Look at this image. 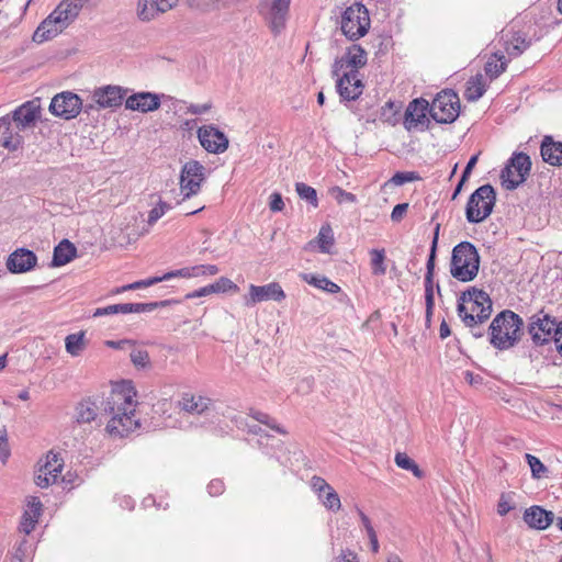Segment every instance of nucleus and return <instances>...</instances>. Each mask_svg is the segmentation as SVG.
<instances>
[{"mask_svg": "<svg viewBox=\"0 0 562 562\" xmlns=\"http://www.w3.org/2000/svg\"><path fill=\"white\" fill-rule=\"evenodd\" d=\"M205 167L198 160L186 162L181 169L180 189L184 199L195 195L205 180Z\"/></svg>", "mask_w": 562, "mask_h": 562, "instance_id": "obj_12", "label": "nucleus"}, {"mask_svg": "<svg viewBox=\"0 0 562 562\" xmlns=\"http://www.w3.org/2000/svg\"><path fill=\"white\" fill-rule=\"evenodd\" d=\"M368 61V54L364 48L358 44L350 45L346 53L336 58L331 66V76H338L344 69H348L346 72H353L359 76V69L364 67Z\"/></svg>", "mask_w": 562, "mask_h": 562, "instance_id": "obj_11", "label": "nucleus"}, {"mask_svg": "<svg viewBox=\"0 0 562 562\" xmlns=\"http://www.w3.org/2000/svg\"><path fill=\"white\" fill-rule=\"evenodd\" d=\"M480 269V255L470 241H461L452 249L450 261L451 276L461 282L475 279Z\"/></svg>", "mask_w": 562, "mask_h": 562, "instance_id": "obj_5", "label": "nucleus"}, {"mask_svg": "<svg viewBox=\"0 0 562 562\" xmlns=\"http://www.w3.org/2000/svg\"><path fill=\"white\" fill-rule=\"evenodd\" d=\"M211 286L214 289V293H225L238 289L232 280L225 277L220 278L216 282L212 283Z\"/></svg>", "mask_w": 562, "mask_h": 562, "instance_id": "obj_50", "label": "nucleus"}, {"mask_svg": "<svg viewBox=\"0 0 562 562\" xmlns=\"http://www.w3.org/2000/svg\"><path fill=\"white\" fill-rule=\"evenodd\" d=\"M210 109H211V104L210 103L190 104L188 106L187 113H191V114H194V115H201V114H204L207 111H210Z\"/></svg>", "mask_w": 562, "mask_h": 562, "instance_id": "obj_63", "label": "nucleus"}, {"mask_svg": "<svg viewBox=\"0 0 562 562\" xmlns=\"http://www.w3.org/2000/svg\"><path fill=\"white\" fill-rule=\"evenodd\" d=\"M560 329V321L557 317L546 313L543 310L533 314L529 318L527 331L535 346H544L551 342L555 344Z\"/></svg>", "mask_w": 562, "mask_h": 562, "instance_id": "obj_6", "label": "nucleus"}, {"mask_svg": "<svg viewBox=\"0 0 562 562\" xmlns=\"http://www.w3.org/2000/svg\"><path fill=\"white\" fill-rule=\"evenodd\" d=\"M507 164L512 166L516 172H518L517 180L508 181L509 186H507V190L512 191L526 181L530 173L531 160L530 157L525 153H515Z\"/></svg>", "mask_w": 562, "mask_h": 562, "instance_id": "obj_30", "label": "nucleus"}, {"mask_svg": "<svg viewBox=\"0 0 562 562\" xmlns=\"http://www.w3.org/2000/svg\"><path fill=\"white\" fill-rule=\"evenodd\" d=\"M49 111L55 116L71 120L82 111V100L71 91H63L52 99Z\"/></svg>", "mask_w": 562, "mask_h": 562, "instance_id": "obj_13", "label": "nucleus"}, {"mask_svg": "<svg viewBox=\"0 0 562 562\" xmlns=\"http://www.w3.org/2000/svg\"><path fill=\"white\" fill-rule=\"evenodd\" d=\"M99 415L97 400L86 398L79 402L75 409V418L78 424L91 423Z\"/></svg>", "mask_w": 562, "mask_h": 562, "instance_id": "obj_32", "label": "nucleus"}, {"mask_svg": "<svg viewBox=\"0 0 562 562\" xmlns=\"http://www.w3.org/2000/svg\"><path fill=\"white\" fill-rule=\"evenodd\" d=\"M484 92L485 85L483 82V77L479 75L468 81L464 95L468 101H477L484 94Z\"/></svg>", "mask_w": 562, "mask_h": 562, "instance_id": "obj_38", "label": "nucleus"}, {"mask_svg": "<svg viewBox=\"0 0 562 562\" xmlns=\"http://www.w3.org/2000/svg\"><path fill=\"white\" fill-rule=\"evenodd\" d=\"M336 562H359L357 554L349 550L345 549L336 558Z\"/></svg>", "mask_w": 562, "mask_h": 562, "instance_id": "obj_62", "label": "nucleus"}, {"mask_svg": "<svg viewBox=\"0 0 562 562\" xmlns=\"http://www.w3.org/2000/svg\"><path fill=\"white\" fill-rule=\"evenodd\" d=\"M554 520V514L540 506H531L524 513V521L532 529L544 530Z\"/></svg>", "mask_w": 562, "mask_h": 562, "instance_id": "obj_29", "label": "nucleus"}, {"mask_svg": "<svg viewBox=\"0 0 562 562\" xmlns=\"http://www.w3.org/2000/svg\"><path fill=\"white\" fill-rule=\"evenodd\" d=\"M169 210L171 205L167 202L159 201V203L149 211L147 224L153 226L159 218H161Z\"/></svg>", "mask_w": 562, "mask_h": 562, "instance_id": "obj_45", "label": "nucleus"}, {"mask_svg": "<svg viewBox=\"0 0 562 562\" xmlns=\"http://www.w3.org/2000/svg\"><path fill=\"white\" fill-rule=\"evenodd\" d=\"M249 416H251L258 423L268 426L269 428H271L272 430H276L277 432H279L281 435H285L286 434L285 429L283 427H281L276 422V419H273L272 417H270L268 414H266L263 412L250 409L249 411Z\"/></svg>", "mask_w": 562, "mask_h": 562, "instance_id": "obj_42", "label": "nucleus"}, {"mask_svg": "<svg viewBox=\"0 0 562 562\" xmlns=\"http://www.w3.org/2000/svg\"><path fill=\"white\" fill-rule=\"evenodd\" d=\"M291 0H262L258 5L259 14L263 18L273 35L283 32L286 25Z\"/></svg>", "mask_w": 562, "mask_h": 562, "instance_id": "obj_9", "label": "nucleus"}, {"mask_svg": "<svg viewBox=\"0 0 562 562\" xmlns=\"http://www.w3.org/2000/svg\"><path fill=\"white\" fill-rule=\"evenodd\" d=\"M514 506L512 505V496L510 494L503 493L499 497L498 504H497V514L501 516L507 515Z\"/></svg>", "mask_w": 562, "mask_h": 562, "instance_id": "obj_52", "label": "nucleus"}, {"mask_svg": "<svg viewBox=\"0 0 562 562\" xmlns=\"http://www.w3.org/2000/svg\"><path fill=\"white\" fill-rule=\"evenodd\" d=\"M269 207L272 212H280L283 210L284 207V202L282 200V196L280 193L278 192H273L271 195H270V202H269Z\"/></svg>", "mask_w": 562, "mask_h": 562, "instance_id": "obj_58", "label": "nucleus"}, {"mask_svg": "<svg viewBox=\"0 0 562 562\" xmlns=\"http://www.w3.org/2000/svg\"><path fill=\"white\" fill-rule=\"evenodd\" d=\"M323 505L333 512H337L341 507L339 495L333 487L325 492L324 498L322 497Z\"/></svg>", "mask_w": 562, "mask_h": 562, "instance_id": "obj_46", "label": "nucleus"}, {"mask_svg": "<svg viewBox=\"0 0 562 562\" xmlns=\"http://www.w3.org/2000/svg\"><path fill=\"white\" fill-rule=\"evenodd\" d=\"M191 273H192L191 272V267H186V268H181V269H178V270H173V271L167 272L162 277L150 278V280H157V283H158V282L170 280V279L177 278V277L193 278V276Z\"/></svg>", "mask_w": 562, "mask_h": 562, "instance_id": "obj_49", "label": "nucleus"}, {"mask_svg": "<svg viewBox=\"0 0 562 562\" xmlns=\"http://www.w3.org/2000/svg\"><path fill=\"white\" fill-rule=\"evenodd\" d=\"M40 114L41 105L40 101L36 99L24 102L18 106L10 116L16 125V128L19 131H24L25 128L33 127L35 125L36 121L40 119Z\"/></svg>", "mask_w": 562, "mask_h": 562, "instance_id": "obj_23", "label": "nucleus"}, {"mask_svg": "<svg viewBox=\"0 0 562 562\" xmlns=\"http://www.w3.org/2000/svg\"><path fill=\"white\" fill-rule=\"evenodd\" d=\"M42 513V503L38 497H31L27 502L26 509L22 516L20 531L30 535L35 528L38 517Z\"/></svg>", "mask_w": 562, "mask_h": 562, "instance_id": "obj_31", "label": "nucleus"}, {"mask_svg": "<svg viewBox=\"0 0 562 562\" xmlns=\"http://www.w3.org/2000/svg\"><path fill=\"white\" fill-rule=\"evenodd\" d=\"M127 92V88L108 85L94 89L92 100L100 109L119 108L122 105Z\"/></svg>", "mask_w": 562, "mask_h": 562, "instance_id": "obj_18", "label": "nucleus"}, {"mask_svg": "<svg viewBox=\"0 0 562 562\" xmlns=\"http://www.w3.org/2000/svg\"><path fill=\"white\" fill-rule=\"evenodd\" d=\"M224 488L225 486L222 480H212L207 485V492L211 496L221 495Z\"/></svg>", "mask_w": 562, "mask_h": 562, "instance_id": "obj_59", "label": "nucleus"}, {"mask_svg": "<svg viewBox=\"0 0 562 562\" xmlns=\"http://www.w3.org/2000/svg\"><path fill=\"white\" fill-rule=\"evenodd\" d=\"M336 78V90L345 101H355L363 92L364 85L353 72H339Z\"/></svg>", "mask_w": 562, "mask_h": 562, "instance_id": "obj_21", "label": "nucleus"}, {"mask_svg": "<svg viewBox=\"0 0 562 562\" xmlns=\"http://www.w3.org/2000/svg\"><path fill=\"white\" fill-rule=\"evenodd\" d=\"M407 209H408V203L396 204L391 213L392 221L400 222L404 217Z\"/></svg>", "mask_w": 562, "mask_h": 562, "instance_id": "obj_60", "label": "nucleus"}, {"mask_svg": "<svg viewBox=\"0 0 562 562\" xmlns=\"http://www.w3.org/2000/svg\"><path fill=\"white\" fill-rule=\"evenodd\" d=\"M356 509H357V513L359 515L361 524H362L363 528L366 529L367 533L370 531H373L374 528L371 524L370 518L360 508L357 507Z\"/></svg>", "mask_w": 562, "mask_h": 562, "instance_id": "obj_64", "label": "nucleus"}, {"mask_svg": "<svg viewBox=\"0 0 562 562\" xmlns=\"http://www.w3.org/2000/svg\"><path fill=\"white\" fill-rule=\"evenodd\" d=\"M525 459L530 467L532 479L540 480L548 476L549 470L548 468L540 461L539 458L526 453Z\"/></svg>", "mask_w": 562, "mask_h": 562, "instance_id": "obj_40", "label": "nucleus"}, {"mask_svg": "<svg viewBox=\"0 0 562 562\" xmlns=\"http://www.w3.org/2000/svg\"><path fill=\"white\" fill-rule=\"evenodd\" d=\"M439 229L440 224H437L434 232V237L430 247V254L426 263V276H425V303H426V318L429 322L432 315V310L435 305L434 299V271H435V260H436V251L439 239Z\"/></svg>", "mask_w": 562, "mask_h": 562, "instance_id": "obj_14", "label": "nucleus"}, {"mask_svg": "<svg viewBox=\"0 0 562 562\" xmlns=\"http://www.w3.org/2000/svg\"><path fill=\"white\" fill-rule=\"evenodd\" d=\"M371 256V269L374 276H383L386 272L385 250L384 249H372Z\"/></svg>", "mask_w": 562, "mask_h": 562, "instance_id": "obj_41", "label": "nucleus"}, {"mask_svg": "<svg viewBox=\"0 0 562 562\" xmlns=\"http://www.w3.org/2000/svg\"><path fill=\"white\" fill-rule=\"evenodd\" d=\"M420 176L415 171H405V172H396L392 179L391 182L395 186H403L407 182H413L416 180H419Z\"/></svg>", "mask_w": 562, "mask_h": 562, "instance_id": "obj_47", "label": "nucleus"}, {"mask_svg": "<svg viewBox=\"0 0 562 562\" xmlns=\"http://www.w3.org/2000/svg\"><path fill=\"white\" fill-rule=\"evenodd\" d=\"M311 483L313 490L318 493L319 498H322L323 493L331 487L323 477L316 475L312 477Z\"/></svg>", "mask_w": 562, "mask_h": 562, "instance_id": "obj_57", "label": "nucleus"}, {"mask_svg": "<svg viewBox=\"0 0 562 562\" xmlns=\"http://www.w3.org/2000/svg\"><path fill=\"white\" fill-rule=\"evenodd\" d=\"M517 178L518 172L507 164L501 172L502 186L507 190V186H509L508 181L517 180Z\"/></svg>", "mask_w": 562, "mask_h": 562, "instance_id": "obj_55", "label": "nucleus"}, {"mask_svg": "<svg viewBox=\"0 0 562 562\" xmlns=\"http://www.w3.org/2000/svg\"><path fill=\"white\" fill-rule=\"evenodd\" d=\"M191 8L202 11H211L216 9V0H188Z\"/></svg>", "mask_w": 562, "mask_h": 562, "instance_id": "obj_56", "label": "nucleus"}, {"mask_svg": "<svg viewBox=\"0 0 562 562\" xmlns=\"http://www.w3.org/2000/svg\"><path fill=\"white\" fill-rule=\"evenodd\" d=\"M13 123L10 114L0 117V145L9 151H16L24 143L22 131Z\"/></svg>", "mask_w": 562, "mask_h": 562, "instance_id": "obj_24", "label": "nucleus"}, {"mask_svg": "<svg viewBox=\"0 0 562 562\" xmlns=\"http://www.w3.org/2000/svg\"><path fill=\"white\" fill-rule=\"evenodd\" d=\"M212 293H214V289L211 286V284H209V285L200 288L191 293H188L186 295V299H195V297L206 296Z\"/></svg>", "mask_w": 562, "mask_h": 562, "instance_id": "obj_61", "label": "nucleus"}, {"mask_svg": "<svg viewBox=\"0 0 562 562\" xmlns=\"http://www.w3.org/2000/svg\"><path fill=\"white\" fill-rule=\"evenodd\" d=\"M317 244L322 252H329V248L334 245V234L329 225L321 227L317 236Z\"/></svg>", "mask_w": 562, "mask_h": 562, "instance_id": "obj_43", "label": "nucleus"}, {"mask_svg": "<svg viewBox=\"0 0 562 562\" xmlns=\"http://www.w3.org/2000/svg\"><path fill=\"white\" fill-rule=\"evenodd\" d=\"M458 304V315L468 327L487 321L492 313V301L482 290L472 288L463 292Z\"/></svg>", "mask_w": 562, "mask_h": 562, "instance_id": "obj_4", "label": "nucleus"}, {"mask_svg": "<svg viewBox=\"0 0 562 562\" xmlns=\"http://www.w3.org/2000/svg\"><path fill=\"white\" fill-rule=\"evenodd\" d=\"M36 263L37 257L33 251L19 248L9 256L7 267L12 273H24L32 270Z\"/></svg>", "mask_w": 562, "mask_h": 562, "instance_id": "obj_27", "label": "nucleus"}, {"mask_svg": "<svg viewBox=\"0 0 562 562\" xmlns=\"http://www.w3.org/2000/svg\"><path fill=\"white\" fill-rule=\"evenodd\" d=\"M168 301L150 302V303H120L105 307H99L93 312L94 317H101L114 314L145 313L153 312L159 306H166Z\"/></svg>", "mask_w": 562, "mask_h": 562, "instance_id": "obj_20", "label": "nucleus"}, {"mask_svg": "<svg viewBox=\"0 0 562 562\" xmlns=\"http://www.w3.org/2000/svg\"><path fill=\"white\" fill-rule=\"evenodd\" d=\"M530 45V42L520 33H514L510 38L505 42V50L509 57L520 56Z\"/></svg>", "mask_w": 562, "mask_h": 562, "instance_id": "obj_34", "label": "nucleus"}, {"mask_svg": "<svg viewBox=\"0 0 562 562\" xmlns=\"http://www.w3.org/2000/svg\"><path fill=\"white\" fill-rule=\"evenodd\" d=\"M156 283H157V280H150V278H149V279H146V280L136 281V282L127 284V285L115 288L114 290L111 291V293L112 294H120V293H123V292L128 291V290L142 289V288L154 285Z\"/></svg>", "mask_w": 562, "mask_h": 562, "instance_id": "obj_48", "label": "nucleus"}, {"mask_svg": "<svg viewBox=\"0 0 562 562\" xmlns=\"http://www.w3.org/2000/svg\"><path fill=\"white\" fill-rule=\"evenodd\" d=\"M136 392L130 382H124L112 389L102 401L101 415L109 416L106 431L113 438H123L139 427L135 417L137 402Z\"/></svg>", "mask_w": 562, "mask_h": 562, "instance_id": "obj_1", "label": "nucleus"}, {"mask_svg": "<svg viewBox=\"0 0 562 562\" xmlns=\"http://www.w3.org/2000/svg\"><path fill=\"white\" fill-rule=\"evenodd\" d=\"M63 468V459L57 453L50 451L46 456L45 463L40 465L35 475V484L42 488L48 487L57 481Z\"/></svg>", "mask_w": 562, "mask_h": 562, "instance_id": "obj_17", "label": "nucleus"}, {"mask_svg": "<svg viewBox=\"0 0 562 562\" xmlns=\"http://www.w3.org/2000/svg\"><path fill=\"white\" fill-rule=\"evenodd\" d=\"M394 461L398 468L411 471L414 474V476L418 479H422L424 476V473L419 469L418 464L405 452H397L395 454Z\"/></svg>", "mask_w": 562, "mask_h": 562, "instance_id": "obj_39", "label": "nucleus"}, {"mask_svg": "<svg viewBox=\"0 0 562 562\" xmlns=\"http://www.w3.org/2000/svg\"><path fill=\"white\" fill-rule=\"evenodd\" d=\"M508 60L503 54H493L485 64V74L491 79L497 78L501 74L506 70Z\"/></svg>", "mask_w": 562, "mask_h": 562, "instance_id": "obj_35", "label": "nucleus"}, {"mask_svg": "<svg viewBox=\"0 0 562 562\" xmlns=\"http://www.w3.org/2000/svg\"><path fill=\"white\" fill-rule=\"evenodd\" d=\"M201 146L211 154H222L228 148L227 136L213 124L203 125L198 130Z\"/></svg>", "mask_w": 562, "mask_h": 562, "instance_id": "obj_15", "label": "nucleus"}, {"mask_svg": "<svg viewBox=\"0 0 562 562\" xmlns=\"http://www.w3.org/2000/svg\"><path fill=\"white\" fill-rule=\"evenodd\" d=\"M86 345L83 331L70 334L65 338L66 351L72 357H78L85 350Z\"/></svg>", "mask_w": 562, "mask_h": 562, "instance_id": "obj_36", "label": "nucleus"}, {"mask_svg": "<svg viewBox=\"0 0 562 562\" xmlns=\"http://www.w3.org/2000/svg\"><path fill=\"white\" fill-rule=\"evenodd\" d=\"M331 194L339 204L345 203V202H347V203L357 202V196L353 193L347 192L339 187L333 188Z\"/></svg>", "mask_w": 562, "mask_h": 562, "instance_id": "obj_51", "label": "nucleus"}, {"mask_svg": "<svg viewBox=\"0 0 562 562\" xmlns=\"http://www.w3.org/2000/svg\"><path fill=\"white\" fill-rule=\"evenodd\" d=\"M86 0H61L54 11L38 25L33 40L36 43L48 41L66 27L79 15Z\"/></svg>", "mask_w": 562, "mask_h": 562, "instance_id": "obj_2", "label": "nucleus"}, {"mask_svg": "<svg viewBox=\"0 0 562 562\" xmlns=\"http://www.w3.org/2000/svg\"><path fill=\"white\" fill-rule=\"evenodd\" d=\"M284 299L285 293L282 290L281 285L277 282H271L266 285L250 284L249 293L245 297V304L247 306H252L263 301L272 300L276 302H280Z\"/></svg>", "mask_w": 562, "mask_h": 562, "instance_id": "obj_19", "label": "nucleus"}, {"mask_svg": "<svg viewBox=\"0 0 562 562\" xmlns=\"http://www.w3.org/2000/svg\"><path fill=\"white\" fill-rule=\"evenodd\" d=\"M131 361L137 367H145L149 361V356L146 350H133L131 352Z\"/></svg>", "mask_w": 562, "mask_h": 562, "instance_id": "obj_53", "label": "nucleus"}, {"mask_svg": "<svg viewBox=\"0 0 562 562\" xmlns=\"http://www.w3.org/2000/svg\"><path fill=\"white\" fill-rule=\"evenodd\" d=\"M181 412L190 415H206L214 406L210 397L186 392L177 403Z\"/></svg>", "mask_w": 562, "mask_h": 562, "instance_id": "obj_25", "label": "nucleus"}, {"mask_svg": "<svg viewBox=\"0 0 562 562\" xmlns=\"http://www.w3.org/2000/svg\"><path fill=\"white\" fill-rule=\"evenodd\" d=\"M10 457L7 430H0V460L4 463Z\"/></svg>", "mask_w": 562, "mask_h": 562, "instance_id": "obj_54", "label": "nucleus"}, {"mask_svg": "<svg viewBox=\"0 0 562 562\" xmlns=\"http://www.w3.org/2000/svg\"><path fill=\"white\" fill-rule=\"evenodd\" d=\"M460 113V100L453 91H442L432 100L429 109L430 116L440 124L452 123Z\"/></svg>", "mask_w": 562, "mask_h": 562, "instance_id": "obj_10", "label": "nucleus"}, {"mask_svg": "<svg viewBox=\"0 0 562 562\" xmlns=\"http://www.w3.org/2000/svg\"><path fill=\"white\" fill-rule=\"evenodd\" d=\"M522 326L524 321L518 314L509 310L501 312L488 327L491 345L498 350L514 347L521 338Z\"/></svg>", "mask_w": 562, "mask_h": 562, "instance_id": "obj_3", "label": "nucleus"}, {"mask_svg": "<svg viewBox=\"0 0 562 562\" xmlns=\"http://www.w3.org/2000/svg\"><path fill=\"white\" fill-rule=\"evenodd\" d=\"M178 3L179 0H138L136 14L142 22H150L175 9Z\"/></svg>", "mask_w": 562, "mask_h": 562, "instance_id": "obj_16", "label": "nucleus"}, {"mask_svg": "<svg viewBox=\"0 0 562 562\" xmlns=\"http://www.w3.org/2000/svg\"><path fill=\"white\" fill-rule=\"evenodd\" d=\"M160 95L154 92L142 91L131 94L125 100V108L130 111L148 113L160 108Z\"/></svg>", "mask_w": 562, "mask_h": 562, "instance_id": "obj_26", "label": "nucleus"}, {"mask_svg": "<svg viewBox=\"0 0 562 562\" xmlns=\"http://www.w3.org/2000/svg\"><path fill=\"white\" fill-rule=\"evenodd\" d=\"M430 105L425 99H415L409 102L405 111L404 126L407 131H412L418 127L426 128L429 120L427 113L429 112Z\"/></svg>", "mask_w": 562, "mask_h": 562, "instance_id": "obj_22", "label": "nucleus"}, {"mask_svg": "<svg viewBox=\"0 0 562 562\" xmlns=\"http://www.w3.org/2000/svg\"><path fill=\"white\" fill-rule=\"evenodd\" d=\"M496 201V193L492 186L484 184L477 188L470 196L467 207L465 217L469 223H481L493 211Z\"/></svg>", "mask_w": 562, "mask_h": 562, "instance_id": "obj_8", "label": "nucleus"}, {"mask_svg": "<svg viewBox=\"0 0 562 562\" xmlns=\"http://www.w3.org/2000/svg\"><path fill=\"white\" fill-rule=\"evenodd\" d=\"M76 247L68 239H64L54 249L52 266H65L76 257Z\"/></svg>", "mask_w": 562, "mask_h": 562, "instance_id": "obj_33", "label": "nucleus"}, {"mask_svg": "<svg viewBox=\"0 0 562 562\" xmlns=\"http://www.w3.org/2000/svg\"><path fill=\"white\" fill-rule=\"evenodd\" d=\"M340 27L344 35L350 41L363 37L370 29L368 9L359 2L352 3L341 14Z\"/></svg>", "mask_w": 562, "mask_h": 562, "instance_id": "obj_7", "label": "nucleus"}, {"mask_svg": "<svg viewBox=\"0 0 562 562\" xmlns=\"http://www.w3.org/2000/svg\"><path fill=\"white\" fill-rule=\"evenodd\" d=\"M542 160L552 166H562V142L554 140L553 136L544 135L540 145Z\"/></svg>", "mask_w": 562, "mask_h": 562, "instance_id": "obj_28", "label": "nucleus"}, {"mask_svg": "<svg viewBox=\"0 0 562 562\" xmlns=\"http://www.w3.org/2000/svg\"><path fill=\"white\" fill-rule=\"evenodd\" d=\"M303 280L308 284L314 285L315 288L322 289L328 293H338L340 291V286L335 282L330 281L326 277L315 276L305 273L302 276Z\"/></svg>", "mask_w": 562, "mask_h": 562, "instance_id": "obj_37", "label": "nucleus"}, {"mask_svg": "<svg viewBox=\"0 0 562 562\" xmlns=\"http://www.w3.org/2000/svg\"><path fill=\"white\" fill-rule=\"evenodd\" d=\"M296 192L299 196L303 200L310 202L313 206H317V193L316 190L303 182H299L295 184Z\"/></svg>", "mask_w": 562, "mask_h": 562, "instance_id": "obj_44", "label": "nucleus"}]
</instances>
